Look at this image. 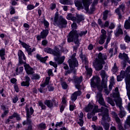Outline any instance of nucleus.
I'll return each mask as SVG.
<instances>
[{
    "label": "nucleus",
    "mask_w": 130,
    "mask_h": 130,
    "mask_svg": "<svg viewBox=\"0 0 130 130\" xmlns=\"http://www.w3.org/2000/svg\"><path fill=\"white\" fill-rule=\"evenodd\" d=\"M84 111L86 112H90L92 111L93 113H96L97 112H101V114L102 116V119L101 121V124L104 128L105 130H109L110 126V122L111 119L109 117V111L108 109L102 107L101 109L98 108V106H93L92 104H88V106L84 108Z\"/></svg>",
    "instance_id": "obj_1"
},
{
    "label": "nucleus",
    "mask_w": 130,
    "mask_h": 130,
    "mask_svg": "<svg viewBox=\"0 0 130 130\" xmlns=\"http://www.w3.org/2000/svg\"><path fill=\"white\" fill-rule=\"evenodd\" d=\"M44 51L47 52V53L53 54V55L55 56L54 59L58 64H61V63L64 61L66 57H64V56H61L60 50H59L57 46L54 47V50L50 48H45L44 49Z\"/></svg>",
    "instance_id": "obj_2"
},
{
    "label": "nucleus",
    "mask_w": 130,
    "mask_h": 130,
    "mask_svg": "<svg viewBox=\"0 0 130 130\" xmlns=\"http://www.w3.org/2000/svg\"><path fill=\"white\" fill-rule=\"evenodd\" d=\"M111 96L114 98V102L116 105L119 107L120 111L119 113V116L120 118H122L126 115V113L124 111V108L121 106L122 100L119 97V91H118V87H116L114 90Z\"/></svg>",
    "instance_id": "obj_3"
},
{
    "label": "nucleus",
    "mask_w": 130,
    "mask_h": 130,
    "mask_svg": "<svg viewBox=\"0 0 130 130\" xmlns=\"http://www.w3.org/2000/svg\"><path fill=\"white\" fill-rule=\"evenodd\" d=\"M18 55L19 57V64H24V67L25 71H26L27 75H33L34 74V69L30 67L29 64L26 63V56H25V54L22 51V50H19L18 53Z\"/></svg>",
    "instance_id": "obj_4"
},
{
    "label": "nucleus",
    "mask_w": 130,
    "mask_h": 130,
    "mask_svg": "<svg viewBox=\"0 0 130 130\" xmlns=\"http://www.w3.org/2000/svg\"><path fill=\"white\" fill-rule=\"evenodd\" d=\"M107 59V55L100 52L98 57L93 62V65L96 71H101L103 69V64L105 63V61Z\"/></svg>",
    "instance_id": "obj_5"
},
{
    "label": "nucleus",
    "mask_w": 130,
    "mask_h": 130,
    "mask_svg": "<svg viewBox=\"0 0 130 130\" xmlns=\"http://www.w3.org/2000/svg\"><path fill=\"white\" fill-rule=\"evenodd\" d=\"M67 41L69 43L74 42L76 46L73 47V50L76 51L78 49V47L80 46L78 31L77 30H71L67 36Z\"/></svg>",
    "instance_id": "obj_6"
},
{
    "label": "nucleus",
    "mask_w": 130,
    "mask_h": 130,
    "mask_svg": "<svg viewBox=\"0 0 130 130\" xmlns=\"http://www.w3.org/2000/svg\"><path fill=\"white\" fill-rule=\"evenodd\" d=\"M51 20L53 22L54 26H58L59 28H63L66 27V25H68V21L62 16L59 15L57 11L55 13L54 17H51Z\"/></svg>",
    "instance_id": "obj_7"
},
{
    "label": "nucleus",
    "mask_w": 130,
    "mask_h": 130,
    "mask_svg": "<svg viewBox=\"0 0 130 130\" xmlns=\"http://www.w3.org/2000/svg\"><path fill=\"white\" fill-rule=\"evenodd\" d=\"M92 0H75L74 3L78 11L84 9L86 12H88V11H89V6H90L91 3H92Z\"/></svg>",
    "instance_id": "obj_8"
},
{
    "label": "nucleus",
    "mask_w": 130,
    "mask_h": 130,
    "mask_svg": "<svg viewBox=\"0 0 130 130\" xmlns=\"http://www.w3.org/2000/svg\"><path fill=\"white\" fill-rule=\"evenodd\" d=\"M100 78L98 76H93L91 79L90 85L92 91L98 89L99 91L102 90V86H100Z\"/></svg>",
    "instance_id": "obj_9"
},
{
    "label": "nucleus",
    "mask_w": 130,
    "mask_h": 130,
    "mask_svg": "<svg viewBox=\"0 0 130 130\" xmlns=\"http://www.w3.org/2000/svg\"><path fill=\"white\" fill-rule=\"evenodd\" d=\"M66 19L67 20H70L73 21V22H77V23H79L82 21H84L85 18H84V15L76 14V17H74L72 13H69L66 17Z\"/></svg>",
    "instance_id": "obj_10"
},
{
    "label": "nucleus",
    "mask_w": 130,
    "mask_h": 130,
    "mask_svg": "<svg viewBox=\"0 0 130 130\" xmlns=\"http://www.w3.org/2000/svg\"><path fill=\"white\" fill-rule=\"evenodd\" d=\"M25 110L26 111L27 121H24L23 122V125H25V124H30L31 123V119L29 118L32 117L31 115L34 113V109H33V107H31L29 109L28 105H27L25 107Z\"/></svg>",
    "instance_id": "obj_11"
},
{
    "label": "nucleus",
    "mask_w": 130,
    "mask_h": 130,
    "mask_svg": "<svg viewBox=\"0 0 130 130\" xmlns=\"http://www.w3.org/2000/svg\"><path fill=\"white\" fill-rule=\"evenodd\" d=\"M19 42L21 45H22V47H23V48H25V50H26V51L28 52V54H29V55H31L32 52L36 50V49L35 48L31 49V48H30V45L26 44L24 42H22L21 40H19Z\"/></svg>",
    "instance_id": "obj_12"
},
{
    "label": "nucleus",
    "mask_w": 130,
    "mask_h": 130,
    "mask_svg": "<svg viewBox=\"0 0 130 130\" xmlns=\"http://www.w3.org/2000/svg\"><path fill=\"white\" fill-rule=\"evenodd\" d=\"M68 62L69 63V67L72 70L79 66V61H78V60L76 58L69 59Z\"/></svg>",
    "instance_id": "obj_13"
},
{
    "label": "nucleus",
    "mask_w": 130,
    "mask_h": 130,
    "mask_svg": "<svg viewBox=\"0 0 130 130\" xmlns=\"http://www.w3.org/2000/svg\"><path fill=\"white\" fill-rule=\"evenodd\" d=\"M73 80L75 81L76 88L78 90H81V88L80 84H81L83 81V77L82 76H80V77L74 76L73 77Z\"/></svg>",
    "instance_id": "obj_14"
},
{
    "label": "nucleus",
    "mask_w": 130,
    "mask_h": 130,
    "mask_svg": "<svg viewBox=\"0 0 130 130\" xmlns=\"http://www.w3.org/2000/svg\"><path fill=\"white\" fill-rule=\"evenodd\" d=\"M96 100L97 101H98L99 104H100L101 105H102V106H104L105 107L108 108V106L105 104V102H104V99L102 96V93H101V92H98V94L96 95Z\"/></svg>",
    "instance_id": "obj_15"
},
{
    "label": "nucleus",
    "mask_w": 130,
    "mask_h": 130,
    "mask_svg": "<svg viewBox=\"0 0 130 130\" xmlns=\"http://www.w3.org/2000/svg\"><path fill=\"white\" fill-rule=\"evenodd\" d=\"M101 76L102 77V85L106 86L107 84V75H106V72L104 70H102L101 72Z\"/></svg>",
    "instance_id": "obj_16"
},
{
    "label": "nucleus",
    "mask_w": 130,
    "mask_h": 130,
    "mask_svg": "<svg viewBox=\"0 0 130 130\" xmlns=\"http://www.w3.org/2000/svg\"><path fill=\"white\" fill-rule=\"evenodd\" d=\"M101 76L102 77V85L106 86L107 84V75H106V72L104 70H102L101 72Z\"/></svg>",
    "instance_id": "obj_17"
},
{
    "label": "nucleus",
    "mask_w": 130,
    "mask_h": 130,
    "mask_svg": "<svg viewBox=\"0 0 130 130\" xmlns=\"http://www.w3.org/2000/svg\"><path fill=\"white\" fill-rule=\"evenodd\" d=\"M48 33H49L48 29H46L45 30H43L41 32V35L37 36V40L40 41L41 40V38H46V37L48 35Z\"/></svg>",
    "instance_id": "obj_18"
},
{
    "label": "nucleus",
    "mask_w": 130,
    "mask_h": 130,
    "mask_svg": "<svg viewBox=\"0 0 130 130\" xmlns=\"http://www.w3.org/2000/svg\"><path fill=\"white\" fill-rule=\"evenodd\" d=\"M14 117H16L17 120H21L20 115L17 113H14L13 115L9 116V118L7 119L6 123H12L13 122L11 121V119H13Z\"/></svg>",
    "instance_id": "obj_19"
},
{
    "label": "nucleus",
    "mask_w": 130,
    "mask_h": 130,
    "mask_svg": "<svg viewBox=\"0 0 130 130\" xmlns=\"http://www.w3.org/2000/svg\"><path fill=\"white\" fill-rule=\"evenodd\" d=\"M49 81H50V77H47L46 78V80L45 83L42 84L41 87H40V89H39V91L40 93H43V91H44V87H45L46 85L49 84Z\"/></svg>",
    "instance_id": "obj_20"
},
{
    "label": "nucleus",
    "mask_w": 130,
    "mask_h": 130,
    "mask_svg": "<svg viewBox=\"0 0 130 130\" xmlns=\"http://www.w3.org/2000/svg\"><path fill=\"white\" fill-rule=\"evenodd\" d=\"M25 81H22L21 83V86L22 87H29V86H30V77H29L28 76H25Z\"/></svg>",
    "instance_id": "obj_21"
},
{
    "label": "nucleus",
    "mask_w": 130,
    "mask_h": 130,
    "mask_svg": "<svg viewBox=\"0 0 130 130\" xmlns=\"http://www.w3.org/2000/svg\"><path fill=\"white\" fill-rule=\"evenodd\" d=\"M82 92L81 91L78 90L77 91H75L72 95H71V101L72 102H75L77 100L78 96H80Z\"/></svg>",
    "instance_id": "obj_22"
},
{
    "label": "nucleus",
    "mask_w": 130,
    "mask_h": 130,
    "mask_svg": "<svg viewBox=\"0 0 130 130\" xmlns=\"http://www.w3.org/2000/svg\"><path fill=\"white\" fill-rule=\"evenodd\" d=\"M85 70L86 71V78L87 79H90L92 76V73H93V70L92 68H89L88 66H85Z\"/></svg>",
    "instance_id": "obj_23"
},
{
    "label": "nucleus",
    "mask_w": 130,
    "mask_h": 130,
    "mask_svg": "<svg viewBox=\"0 0 130 130\" xmlns=\"http://www.w3.org/2000/svg\"><path fill=\"white\" fill-rule=\"evenodd\" d=\"M123 11H124V6L120 5L118 8L115 10V13L116 14H117L119 18H120V12H123Z\"/></svg>",
    "instance_id": "obj_24"
},
{
    "label": "nucleus",
    "mask_w": 130,
    "mask_h": 130,
    "mask_svg": "<svg viewBox=\"0 0 130 130\" xmlns=\"http://www.w3.org/2000/svg\"><path fill=\"white\" fill-rule=\"evenodd\" d=\"M44 104L49 108H52V107H53V102H52L51 100H45L44 102Z\"/></svg>",
    "instance_id": "obj_25"
},
{
    "label": "nucleus",
    "mask_w": 130,
    "mask_h": 130,
    "mask_svg": "<svg viewBox=\"0 0 130 130\" xmlns=\"http://www.w3.org/2000/svg\"><path fill=\"white\" fill-rule=\"evenodd\" d=\"M5 55H6V49L1 48L0 49V57H1L2 60H5V59H6Z\"/></svg>",
    "instance_id": "obj_26"
},
{
    "label": "nucleus",
    "mask_w": 130,
    "mask_h": 130,
    "mask_svg": "<svg viewBox=\"0 0 130 130\" xmlns=\"http://www.w3.org/2000/svg\"><path fill=\"white\" fill-rule=\"evenodd\" d=\"M36 57L39 60H40L41 62H45V61L48 58V56H46L44 57H43L39 54L36 55Z\"/></svg>",
    "instance_id": "obj_27"
},
{
    "label": "nucleus",
    "mask_w": 130,
    "mask_h": 130,
    "mask_svg": "<svg viewBox=\"0 0 130 130\" xmlns=\"http://www.w3.org/2000/svg\"><path fill=\"white\" fill-rule=\"evenodd\" d=\"M123 34V32L122 31V29H121V26L120 25L118 26V27L115 32V35L116 36H118V35H121Z\"/></svg>",
    "instance_id": "obj_28"
},
{
    "label": "nucleus",
    "mask_w": 130,
    "mask_h": 130,
    "mask_svg": "<svg viewBox=\"0 0 130 130\" xmlns=\"http://www.w3.org/2000/svg\"><path fill=\"white\" fill-rule=\"evenodd\" d=\"M111 114L113 116V118H115L116 123L120 121V119H119V117H118L117 114L115 113V112H112Z\"/></svg>",
    "instance_id": "obj_29"
},
{
    "label": "nucleus",
    "mask_w": 130,
    "mask_h": 130,
    "mask_svg": "<svg viewBox=\"0 0 130 130\" xmlns=\"http://www.w3.org/2000/svg\"><path fill=\"white\" fill-rule=\"evenodd\" d=\"M23 71H24V67H23L16 68L15 70L16 75H20V74H22V73H23Z\"/></svg>",
    "instance_id": "obj_30"
},
{
    "label": "nucleus",
    "mask_w": 130,
    "mask_h": 130,
    "mask_svg": "<svg viewBox=\"0 0 130 130\" xmlns=\"http://www.w3.org/2000/svg\"><path fill=\"white\" fill-rule=\"evenodd\" d=\"M80 58H81L82 62L83 63H85V64H88V58L87 57H86V55H81Z\"/></svg>",
    "instance_id": "obj_31"
},
{
    "label": "nucleus",
    "mask_w": 130,
    "mask_h": 130,
    "mask_svg": "<svg viewBox=\"0 0 130 130\" xmlns=\"http://www.w3.org/2000/svg\"><path fill=\"white\" fill-rule=\"evenodd\" d=\"M124 27L126 29H130V17L127 20H126L124 23Z\"/></svg>",
    "instance_id": "obj_32"
},
{
    "label": "nucleus",
    "mask_w": 130,
    "mask_h": 130,
    "mask_svg": "<svg viewBox=\"0 0 130 130\" xmlns=\"http://www.w3.org/2000/svg\"><path fill=\"white\" fill-rule=\"evenodd\" d=\"M69 108L70 111H74L76 109V105L73 102H70Z\"/></svg>",
    "instance_id": "obj_33"
},
{
    "label": "nucleus",
    "mask_w": 130,
    "mask_h": 130,
    "mask_svg": "<svg viewBox=\"0 0 130 130\" xmlns=\"http://www.w3.org/2000/svg\"><path fill=\"white\" fill-rule=\"evenodd\" d=\"M109 13V11L108 10H105V12H103V19L104 21H106L107 20V18H108V14Z\"/></svg>",
    "instance_id": "obj_34"
},
{
    "label": "nucleus",
    "mask_w": 130,
    "mask_h": 130,
    "mask_svg": "<svg viewBox=\"0 0 130 130\" xmlns=\"http://www.w3.org/2000/svg\"><path fill=\"white\" fill-rule=\"evenodd\" d=\"M107 101L108 103H109L111 106H115V103H114V101L112 100L111 98H108L107 99Z\"/></svg>",
    "instance_id": "obj_35"
},
{
    "label": "nucleus",
    "mask_w": 130,
    "mask_h": 130,
    "mask_svg": "<svg viewBox=\"0 0 130 130\" xmlns=\"http://www.w3.org/2000/svg\"><path fill=\"white\" fill-rule=\"evenodd\" d=\"M62 5H71V0H60Z\"/></svg>",
    "instance_id": "obj_36"
},
{
    "label": "nucleus",
    "mask_w": 130,
    "mask_h": 130,
    "mask_svg": "<svg viewBox=\"0 0 130 130\" xmlns=\"http://www.w3.org/2000/svg\"><path fill=\"white\" fill-rule=\"evenodd\" d=\"M38 103L39 106H40L41 108V109H42L43 110H44V109H46V106H45V105H44V104H43L42 101H39L38 102Z\"/></svg>",
    "instance_id": "obj_37"
},
{
    "label": "nucleus",
    "mask_w": 130,
    "mask_h": 130,
    "mask_svg": "<svg viewBox=\"0 0 130 130\" xmlns=\"http://www.w3.org/2000/svg\"><path fill=\"white\" fill-rule=\"evenodd\" d=\"M92 128L93 130H103V128L100 126H96V125L93 124L91 125Z\"/></svg>",
    "instance_id": "obj_38"
},
{
    "label": "nucleus",
    "mask_w": 130,
    "mask_h": 130,
    "mask_svg": "<svg viewBox=\"0 0 130 130\" xmlns=\"http://www.w3.org/2000/svg\"><path fill=\"white\" fill-rule=\"evenodd\" d=\"M50 66H52V67H53L55 70H54V73H56V72H57V71L56 70V68H57V64L54 62H52V61H50L49 62Z\"/></svg>",
    "instance_id": "obj_39"
},
{
    "label": "nucleus",
    "mask_w": 130,
    "mask_h": 130,
    "mask_svg": "<svg viewBox=\"0 0 130 130\" xmlns=\"http://www.w3.org/2000/svg\"><path fill=\"white\" fill-rule=\"evenodd\" d=\"M56 8V4L55 3H52L49 5V9L51 11H54Z\"/></svg>",
    "instance_id": "obj_40"
},
{
    "label": "nucleus",
    "mask_w": 130,
    "mask_h": 130,
    "mask_svg": "<svg viewBox=\"0 0 130 130\" xmlns=\"http://www.w3.org/2000/svg\"><path fill=\"white\" fill-rule=\"evenodd\" d=\"M3 110H4V113L2 114V117H5L8 113H9V109L6 110V107H4Z\"/></svg>",
    "instance_id": "obj_41"
},
{
    "label": "nucleus",
    "mask_w": 130,
    "mask_h": 130,
    "mask_svg": "<svg viewBox=\"0 0 130 130\" xmlns=\"http://www.w3.org/2000/svg\"><path fill=\"white\" fill-rule=\"evenodd\" d=\"M31 79L32 80H39L40 79V76L38 74H34L31 76Z\"/></svg>",
    "instance_id": "obj_42"
},
{
    "label": "nucleus",
    "mask_w": 130,
    "mask_h": 130,
    "mask_svg": "<svg viewBox=\"0 0 130 130\" xmlns=\"http://www.w3.org/2000/svg\"><path fill=\"white\" fill-rule=\"evenodd\" d=\"M43 24H44L45 29H46V28H48V27H49V22H48V21H47V20H45V19H44L43 20V21H42Z\"/></svg>",
    "instance_id": "obj_43"
},
{
    "label": "nucleus",
    "mask_w": 130,
    "mask_h": 130,
    "mask_svg": "<svg viewBox=\"0 0 130 130\" xmlns=\"http://www.w3.org/2000/svg\"><path fill=\"white\" fill-rule=\"evenodd\" d=\"M38 127H39V128L44 129L46 128V124L44 123H41L38 125Z\"/></svg>",
    "instance_id": "obj_44"
},
{
    "label": "nucleus",
    "mask_w": 130,
    "mask_h": 130,
    "mask_svg": "<svg viewBox=\"0 0 130 130\" xmlns=\"http://www.w3.org/2000/svg\"><path fill=\"white\" fill-rule=\"evenodd\" d=\"M117 71H118V69L116 66V63H115L114 64V67L112 69V72H113V74H115V73H117Z\"/></svg>",
    "instance_id": "obj_45"
},
{
    "label": "nucleus",
    "mask_w": 130,
    "mask_h": 130,
    "mask_svg": "<svg viewBox=\"0 0 130 130\" xmlns=\"http://www.w3.org/2000/svg\"><path fill=\"white\" fill-rule=\"evenodd\" d=\"M61 85L62 87V88L64 89V90H67L68 89V84L64 81H62L61 82Z\"/></svg>",
    "instance_id": "obj_46"
},
{
    "label": "nucleus",
    "mask_w": 130,
    "mask_h": 130,
    "mask_svg": "<svg viewBox=\"0 0 130 130\" xmlns=\"http://www.w3.org/2000/svg\"><path fill=\"white\" fill-rule=\"evenodd\" d=\"M117 123L118 124V128L119 130H125L123 127L122 126V124L121 123V122L120 121L117 122Z\"/></svg>",
    "instance_id": "obj_47"
},
{
    "label": "nucleus",
    "mask_w": 130,
    "mask_h": 130,
    "mask_svg": "<svg viewBox=\"0 0 130 130\" xmlns=\"http://www.w3.org/2000/svg\"><path fill=\"white\" fill-rule=\"evenodd\" d=\"M108 56H110V58H111V57L113 56V48H111L109 50Z\"/></svg>",
    "instance_id": "obj_48"
},
{
    "label": "nucleus",
    "mask_w": 130,
    "mask_h": 130,
    "mask_svg": "<svg viewBox=\"0 0 130 130\" xmlns=\"http://www.w3.org/2000/svg\"><path fill=\"white\" fill-rule=\"evenodd\" d=\"M102 87H104V92L105 93L107 94V95H108L109 94V91L108 89H107V84L106 83V86H104V85H102Z\"/></svg>",
    "instance_id": "obj_49"
},
{
    "label": "nucleus",
    "mask_w": 130,
    "mask_h": 130,
    "mask_svg": "<svg viewBox=\"0 0 130 130\" xmlns=\"http://www.w3.org/2000/svg\"><path fill=\"white\" fill-rule=\"evenodd\" d=\"M35 9V6L33 5L29 4L27 6V10L28 11H31V10H34Z\"/></svg>",
    "instance_id": "obj_50"
},
{
    "label": "nucleus",
    "mask_w": 130,
    "mask_h": 130,
    "mask_svg": "<svg viewBox=\"0 0 130 130\" xmlns=\"http://www.w3.org/2000/svg\"><path fill=\"white\" fill-rule=\"evenodd\" d=\"M95 115V113L92 112L91 113H88L87 114V118L88 119H91V118H93V116Z\"/></svg>",
    "instance_id": "obj_51"
},
{
    "label": "nucleus",
    "mask_w": 130,
    "mask_h": 130,
    "mask_svg": "<svg viewBox=\"0 0 130 130\" xmlns=\"http://www.w3.org/2000/svg\"><path fill=\"white\" fill-rule=\"evenodd\" d=\"M78 124H79L80 126H83V125H84V119L79 118L78 121Z\"/></svg>",
    "instance_id": "obj_52"
},
{
    "label": "nucleus",
    "mask_w": 130,
    "mask_h": 130,
    "mask_svg": "<svg viewBox=\"0 0 130 130\" xmlns=\"http://www.w3.org/2000/svg\"><path fill=\"white\" fill-rule=\"evenodd\" d=\"M105 39H106V38H104V37H101V39L99 42V43L102 45L104 42H105Z\"/></svg>",
    "instance_id": "obj_53"
},
{
    "label": "nucleus",
    "mask_w": 130,
    "mask_h": 130,
    "mask_svg": "<svg viewBox=\"0 0 130 130\" xmlns=\"http://www.w3.org/2000/svg\"><path fill=\"white\" fill-rule=\"evenodd\" d=\"M101 33L102 35L101 36V37H104L106 38V31L104 29H102L101 30Z\"/></svg>",
    "instance_id": "obj_54"
},
{
    "label": "nucleus",
    "mask_w": 130,
    "mask_h": 130,
    "mask_svg": "<svg viewBox=\"0 0 130 130\" xmlns=\"http://www.w3.org/2000/svg\"><path fill=\"white\" fill-rule=\"evenodd\" d=\"M71 27L73 29L72 31H77V30H76V29H77V23H76L75 21H74L72 24Z\"/></svg>",
    "instance_id": "obj_55"
},
{
    "label": "nucleus",
    "mask_w": 130,
    "mask_h": 130,
    "mask_svg": "<svg viewBox=\"0 0 130 130\" xmlns=\"http://www.w3.org/2000/svg\"><path fill=\"white\" fill-rule=\"evenodd\" d=\"M67 100L66 97H63L62 98V102H61L62 105L67 106Z\"/></svg>",
    "instance_id": "obj_56"
},
{
    "label": "nucleus",
    "mask_w": 130,
    "mask_h": 130,
    "mask_svg": "<svg viewBox=\"0 0 130 130\" xmlns=\"http://www.w3.org/2000/svg\"><path fill=\"white\" fill-rule=\"evenodd\" d=\"M115 28V24L114 23L112 22L110 23V25L109 26V28L110 29H114Z\"/></svg>",
    "instance_id": "obj_57"
},
{
    "label": "nucleus",
    "mask_w": 130,
    "mask_h": 130,
    "mask_svg": "<svg viewBox=\"0 0 130 130\" xmlns=\"http://www.w3.org/2000/svg\"><path fill=\"white\" fill-rule=\"evenodd\" d=\"M63 122L62 121H60L59 122H57L55 126L56 127H57V126H59V127H60V126H62Z\"/></svg>",
    "instance_id": "obj_58"
},
{
    "label": "nucleus",
    "mask_w": 130,
    "mask_h": 130,
    "mask_svg": "<svg viewBox=\"0 0 130 130\" xmlns=\"http://www.w3.org/2000/svg\"><path fill=\"white\" fill-rule=\"evenodd\" d=\"M108 26H109V21H106L103 24V28H108Z\"/></svg>",
    "instance_id": "obj_59"
},
{
    "label": "nucleus",
    "mask_w": 130,
    "mask_h": 130,
    "mask_svg": "<svg viewBox=\"0 0 130 130\" xmlns=\"http://www.w3.org/2000/svg\"><path fill=\"white\" fill-rule=\"evenodd\" d=\"M23 27L25 28V30L27 31L30 28V25L28 23H24L23 24Z\"/></svg>",
    "instance_id": "obj_60"
},
{
    "label": "nucleus",
    "mask_w": 130,
    "mask_h": 130,
    "mask_svg": "<svg viewBox=\"0 0 130 130\" xmlns=\"http://www.w3.org/2000/svg\"><path fill=\"white\" fill-rule=\"evenodd\" d=\"M18 19H19V16H18L13 17L11 18V22H16V21H17V20H18Z\"/></svg>",
    "instance_id": "obj_61"
},
{
    "label": "nucleus",
    "mask_w": 130,
    "mask_h": 130,
    "mask_svg": "<svg viewBox=\"0 0 130 130\" xmlns=\"http://www.w3.org/2000/svg\"><path fill=\"white\" fill-rule=\"evenodd\" d=\"M48 91H49V92H52V91H53L54 90V87L51 85H49L48 86Z\"/></svg>",
    "instance_id": "obj_62"
},
{
    "label": "nucleus",
    "mask_w": 130,
    "mask_h": 130,
    "mask_svg": "<svg viewBox=\"0 0 130 130\" xmlns=\"http://www.w3.org/2000/svg\"><path fill=\"white\" fill-rule=\"evenodd\" d=\"M19 101V98H18V96H15L13 99H12V101L15 104L16 102H18V101Z\"/></svg>",
    "instance_id": "obj_63"
},
{
    "label": "nucleus",
    "mask_w": 130,
    "mask_h": 130,
    "mask_svg": "<svg viewBox=\"0 0 130 130\" xmlns=\"http://www.w3.org/2000/svg\"><path fill=\"white\" fill-rule=\"evenodd\" d=\"M124 39H125V42H130V37L127 35L125 36Z\"/></svg>",
    "instance_id": "obj_64"
}]
</instances>
